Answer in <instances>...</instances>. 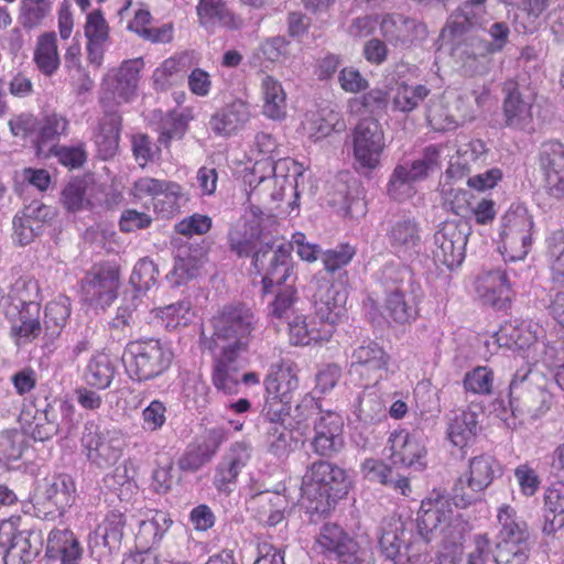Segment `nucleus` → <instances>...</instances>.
<instances>
[{"mask_svg":"<svg viewBox=\"0 0 564 564\" xmlns=\"http://www.w3.org/2000/svg\"><path fill=\"white\" fill-rule=\"evenodd\" d=\"M206 347L213 355V384L226 394L239 391L240 358L249 349L258 318L246 304H226L212 317Z\"/></svg>","mask_w":564,"mask_h":564,"instance_id":"f257e3e1","label":"nucleus"},{"mask_svg":"<svg viewBox=\"0 0 564 564\" xmlns=\"http://www.w3.org/2000/svg\"><path fill=\"white\" fill-rule=\"evenodd\" d=\"M416 522L417 532L425 542L436 541L447 549L440 554L437 564H458L465 523L451 499L444 496L424 499Z\"/></svg>","mask_w":564,"mask_h":564,"instance_id":"f03ea898","label":"nucleus"},{"mask_svg":"<svg viewBox=\"0 0 564 564\" xmlns=\"http://www.w3.org/2000/svg\"><path fill=\"white\" fill-rule=\"evenodd\" d=\"M229 242L234 251L238 256H249L253 252V267L259 273H262V291L264 294L273 293L275 288H280L292 279L293 260L291 256L292 246L265 243L259 249H256V236H242L238 228L230 230Z\"/></svg>","mask_w":564,"mask_h":564,"instance_id":"7ed1b4c3","label":"nucleus"},{"mask_svg":"<svg viewBox=\"0 0 564 564\" xmlns=\"http://www.w3.org/2000/svg\"><path fill=\"white\" fill-rule=\"evenodd\" d=\"M276 149L278 142L272 134L259 132L254 135L248 154L249 160L254 161V164L251 174L245 176V181L251 187L250 202L259 194L261 187H269L271 184L279 185L278 191L268 194L273 202L282 199L286 186L290 188L294 187L295 178L290 180L289 176L280 173L289 170L290 165L295 167V163L289 159L279 160L273 163L272 158Z\"/></svg>","mask_w":564,"mask_h":564,"instance_id":"20e7f679","label":"nucleus"},{"mask_svg":"<svg viewBox=\"0 0 564 564\" xmlns=\"http://www.w3.org/2000/svg\"><path fill=\"white\" fill-rule=\"evenodd\" d=\"M495 344L519 351L527 364H542L551 367L557 356V348L546 339L545 329L533 321L506 323L494 335Z\"/></svg>","mask_w":564,"mask_h":564,"instance_id":"39448f33","label":"nucleus"},{"mask_svg":"<svg viewBox=\"0 0 564 564\" xmlns=\"http://www.w3.org/2000/svg\"><path fill=\"white\" fill-rule=\"evenodd\" d=\"M535 232V223L529 209L512 204L501 216L498 231V250L505 263L523 261L530 253Z\"/></svg>","mask_w":564,"mask_h":564,"instance_id":"423d86ee","label":"nucleus"},{"mask_svg":"<svg viewBox=\"0 0 564 564\" xmlns=\"http://www.w3.org/2000/svg\"><path fill=\"white\" fill-rule=\"evenodd\" d=\"M173 358L170 345L155 338L130 341L122 354L128 376L139 382L162 376L171 367Z\"/></svg>","mask_w":564,"mask_h":564,"instance_id":"0eeeda50","label":"nucleus"},{"mask_svg":"<svg viewBox=\"0 0 564 564\" xmlns=\"http://www.w3.org/2000/svg\"><path fill=\"white\" fill-rule=\"evenodd\" d=\"M499 531L495 561L497 564H525L530 555L528 525L517 510L503 503L497 510Z\"/></svg>","mask_w":564,"mask_h":564,"instance_id":"6e6552de","label":"nucleus"},{"mask_svg":"<svg viewBox=\"0 0 564 564\" xmlns=\"http://www.w3.org/2000/svg\"><path fill=\"white\" fill-rule=\"evenodd\" d=\"M299 367L291 359H282L270 366L264 379L267 399L264 414L269 420H283L290 413L293 393L297 390Z\"/></svg>","mask_w":564,"mask_h":564,"instance_id":"1a4fd4ad","label":"nucleus"},{"mask_svg":"<svg viewBox=\"0 0 564 564\" xmlns=\"http://www.w3.org/2000/svg\"><path fill=\"white\" fill-rule=\"evenodd\" d=\"M386 148L384 132L380 123L371 118L361 120L352 131L355 170L369 173L378 169Z\"/></svg>","mask_w":564,"mask_h":564,"instance_id":"9d476101","label":"nucleus"},{"mask_svg":"<svg viewBox=\"0 0 564 564\" xmlns=\"http://www.w3.org/2000/svg\"><path fill=\"white\" fill-rule=\"evenodd\" d=\"M351 486L347 471L329 462L313 463L302 479V490L307 496L325 497L327 500L344 498Z\"/></svg>","mask_w":564,"mask_h":564,"instance_id":"9b49d317","label":"nucleus"},{"mask_svg":"<svg viewBox=\"0 0 564 564\" xmlns=\"http://www.w3.org/2000/svg\"><path fill=\"white\" fill-rule=\"evenodd\" d=\"M492 42H487L477 36L464 40L454 48V55L458 57L466 72L481 74L488 69V55L501 51L508 42L509 28L503 22H496L489 29Z\"/></svg>","mask_w":564,"mask_h":564,"instance_id":"f8f14e48","label":"nucleus"},{"mask_svg":"<svg viewBox=\"0 0 564 564\" xmlns=\"http://www.w3.org/2000/svg\"><path fill=\"white\" fill-rule=\"evenodd\" d=\"M26 290L28 295L21 296V307L11 321V336L18 346L34 340L41 333V305L39 302L40 288L33 279H20L15 290Z\"/></svg>","mask_w":564,"mask_h":564,"instance_id":"ddd939ff","label":"nucleus"},{"mask_svg":"<svg viewBox=\"0 0 564 564\" xmlns=\"http://www.w3.org/2000/svg\"><path fill=\"white\" fill-rule=\"evenodd\" d=\"M501 474L499 462L489 454H481L469 460L466 480L459 478L454 486L455 507L465 508L476 500L477 494L485 490Z\"/></svg>","mask_w":564,"mask_h":564,"instance_id":"4468645a","label":"nucleus"},{"mask_svg":"<svg viewBox=\"0 0 564 564\" xmlns=\"http://www.w3.org/2000/svg\"><path fill=\"white\" fill-rule=\"evenodd\" d=\"M118 288V269L110 263H99L83 278L82 296L91 307L105 310L117 299Z\"/></svg>","mask_w":564,"mask_h":564,"instance_id":"2eb2a0df","label":"nucleus"},{"mask_svg":"<svg viewBox=\"0 0 564 564\" xmlns=\"http://www.w3.org/2000/svg\"><path fill=\"white\" fill-rule=\"evenodd\" d=\"M75 494V482L69 475L46 478L43 489L36 494L37 518L54 520L61 517L74 503Z\"/></svg>","mask_w":564,"mask_h":564,"instance_id":"dca6fc26","label":"nucleus"},{"mask_svg":"<svg viewBox=\"0 0 564 564\" xmlns=\"http://www.w3.org/2000/svg\"><path fill=\"white\" fill-rule=\"evenodd\" d=\"M384 237L390 251L400 259L419 254L422 246V229L411 216H394L384 224Z\"/></svg>","mask_w":564,"mask_h":564,"instance_id":"f3484780","label":"nucleus"},{"mask_svg":"<svg viewBox=\"0 0 564 564\" xmlns=\"http://www.w3.org/2000/svg\"><path fill=\"white\" fill-rule=\"evenodd\" d=\"M390 459L394 466L423 471L427 466L425 440L420 433L393 431L388 440Z\"/></svg>","mask_w":564,"mask_h":564,"instance_id":"a211bd4d","label":"nucleus"},{"mask_svg":"<svg viewBox=\"0 0 564 564\" xmlns=\"http://www.w3.org/2000/svg\"><path fill=\"white\" fill-rule=\"evenodd\" d=\"M82 446L87 459L100 468L115 465L122 454V442L116 431L100 432L94 424L86 425Z\"/></svg>","mask_w":564,"mask_h":564,"instance_id":"6ab92c4d","label":"nucleus"},{"mask_svg":"<svg viewBox=\"0 0 564 564\" xmlns=\"http://www.w3.org/2000/svg\"><path fill=\"white\" fill-rule=\"evenodd\" d=\"M314 284L315 292L312 295L314 314L324 326L328 325L334 334L336 325L346 313L347 293L326 279H317Z\"/></svg>","mask_w":564,"mask_h":564,"instance_id":"aec40b11","label":"nucleus"},{"mask_svg":"<svg viewBox=\"0 0 564 564\" xmlns=\"http://www.w3.org/2000/svg\"><path fill=\"white\" fill-rule=\"evenodd\" d=\"M467 237L465 225L455 221L444 223L434 235V260L448 269L459 267L465 259Z\"/></svg>","mask_w":564,"mask_h":564,"instance_id":"412c9836","label":"nucleus"},{"mask_svg":"<svg viewBox=\"0 0 564 564\" xmlns=\"http://www.w3.org/2000/svg\"><path fill=\"white\" fill-rule=\"evenodd\" d=\"M126 517L113 510L107 513L101 523L88 535V550L91 557L100 562L118 552L123 538Z\"/></svg>","mask_w":564,"mask_h":564,"instance_id":"4be33fe9","label":"nucleus"},{"mask_svg":"<svg viewBox=\"0 0 564 564\" xmlns=\"http://www.w3.org/2000/svg\"><path fill=\"white\" fill-rule=\"evenodd\" d=\"M379 30L384 41L398 48H409L427 36L422 22L400 13L381 14Z\"/></svg>","mask_w":564,"mask_h":564,"instance_id":"5701e85b","label":"nucleus"},{"mask_svg":"<svg viewBox=\"0 0 564 564\" xmlns=\"http://www.w3.org/2000/svg\"><path fill=\"white\" fill-rule=\"evenodd\" d=\"M314 453L323 457H333L345 445L344 419L335 411H324L314 423V436L311 441Z\"/></svg>","mask_w":564,"mask_h":564,"instance_id":"b1692460","label":"nucleus"},{"mask_svg":"<svg viewBox=\"0 0 564 564\" xmlns=\"http://www.w3.org/2000/svg\"><path fill=\"white\" fill-rule=\"evenodd\" d=\"M511 274H516L513 270L498 267L478 276L476 292L485 304L497 310L507 308L512 293Z\"/></svg>","mask_w":564,"mask_h":564,"instance_id":"393cba45","label":"nucleus"},{"mask_svg":"<svg viewBox=\"0 0 564 564\" xmlns=\"http://www.w3.org/2000/svg\"><path fill=\"white\" fill-rule=\"evenodd\" d=\"M350 372L365 377L368 381L383 379L389 370L390 356L376 341H366L351 352Z\"/></svg>","mask_w":564,"mask_h":564,"instance_id":"a878e982","label":"nucleus"},{"mask_svg":"<svg viewBox=\"0 0 564 564\" xmlns=\"http://www.w3.org/2000/svg\"><path fill=\"white\" fill-rule=\"evenodd\" d=\"M540 170L546 193L561 199L564 197V144L550 141L542 144L539 155Z\"/></svg>","mask_w":564,"mask_h":564,"instance_id":"bb28decb","label":"nucleus"},{"mask_svg":"<svg viewBox=\"0 0 564 564\" xmlns=\"http://www.w3.org/2000/svg\"><path fill=\"white\" fill-rule=\"evenodd\" d=\"M132 195L139 199L152 197L156 200L155 208H159L161 203L160 212L164 216H169L178 209L183 193L181 185L177 183L153 177H141L134 182Z\"/></svg>","mask_w":564,"mask_h":564,"instance_id":"cd10ccee","label":"nucleus"},{"mask_svg":"<svg viewBox=\"0 0 564 564\" xmlns=\"http://www.w3.org/2000/svg\"><path fill=\"white\" fill-rule=\"evenodd\" d=\"M503 93L502 113L505 126L519 131H533L532 99L523 97L517 84L513 82L505 84Z\"/></svg>","mask_w":564,"mask_h":564,"instance_id":"c85d7f7f","label":"nucleus"},{"mask_svg":"<svg viewBox=\"0 0 564 564\" xmlns=\"http://www.w3.org/2000/svg\"><path fill=\"white\" fill-rule=\"evenodd\" d=\"M142 66V59L135 58L109 69L102 82L105 91L118 102H128L135 95Z\"/></svg>","mask_w":564,"mask_h":564,"instance_id":"c756f323","label":"nucleus"},{"mask_svg":"<svg viewBox=\"0 0 564 564\" xmlns=\"http://www.w3.org/2000/svg\"><path fill=\"white\" fill-rule=\"evenodd\" d=\"M84 34L87 40V62L93 67L100 68L110 45V28L101 11L95 10L87 15Z\"/></svg>","mask_w":564,"mask_h":564,"instance_id":"7c9ffc66","label":"nucleus"},{"mask_svg":"<svg viewBox=\"0 0 564 564\" xmlns=\"http://www.w3.org/2000/svg\"><path fill=\"white\" fill-rule=\"evenodd\" d=\"M46 555L61 564H78L83 547L72 530L56 528L47 536Z\"/></svg>","mask_w":564,"mask_h":564,"instance_id":"2f4dec72","label":"nucleus"},{"mask_svg":"<svg viewBox=\"0 0 564 564\" xmlns=\"http://www.w3.org/2000/svg\"><path fill=\"white\" fill-rule=\"evenodd\" d=\"M290 343L294 346H307L313 343L328 341L333 333L324 326L316 315H295L289 322Z\"/></svg>","mask_w":564,"mask_h":564,"instance_id":"473e14b6","label":"nucleus"},{"mask_svg":"<svg viewBox=\"0 0 564 564\" xmlns=\"http://www.w3.org/2000/svg\"><path fill=\"white\" fill-rule=\"evenodd\" d=\"M48 216L46 206L40 203L31 204L13 218V240L20 246H26L41 232L43 221Z\"/></svg>","mask_w":564,"mask_h":564,"instance_id":"72a5a7b5","label":"nucleus"},{"mask_svg":"<svg viewBox=\"0 0 564 564\" xmlns=\"http://www.w3.org/2000/svg\"><path fill=\"white\" fill-rule=\"evenodd\" d=\"M250 118V104L241 98H237L212 117L210 126L215 133L229 135L242 128Z\"/></svg>","mask_w":564,"mask_h":564,"instance_id":"f704fd0d","label":"nucleus"},{"mask_svg":"<svg viewBox=\"0 0 564 564\" xmlns=\"http://www.w3.org/2000/svg\"><path fill=\"white\" fill-rule=\"evenodd\" d=\"M410 531L400 518H387L381 524V534L379 538V547L382 555L394 564L403 550Z\"/></svg>","mask_w":564,"mask_h":564,"instance_id":"c9c22d12","label":"nucleus"},{"mask_svg":"<svg viewBox=\"0 0 564 564\" xmlns=\"http://www.w3.org/2000/svg\"><path fill=\"white\" fill-rule=\"evenodd\" d=\"M263 101L262 112L271 120H283L286 117V93L279 79L264 75L260 83Z\"/></svg>","mask_w":564,"mask_h":564,"instance_id":"e433bc0d","label":"nucleus"},{"mask_svg":"<svg viewBox=\"0 0 564 564\" xmlns=\"http://www.w3.org/2000/svg\"><path fill=\"white\" fill-rule=\"evenodd\" d=\"M20 422L34 441H47L58 432L56 415L50 405L35 410L33 415L29 409L22 411Z\"/></svg>","mask_w":564,"mask_h":564,"instance_id":"4c0bfd02","label":"nucleus"},{"mask_svg":"<svg viewBox=\"0 0 564 564\" xmlns=\"http://www.w3.org/2000/svg\"><path fill=\"white\" fill-rule=\"evenodd\" d=\"M69 316L70 300L65 295H58L46 305L43 336L45 347L50 348L58 338Z\"/></svg>","mask_w":564,"mask_h":564,"instance_id":"58836bf2","label":"nucleus"},{"mask_svg":"<svg viewBox=\"0 0 564 564\" xmlns=\"http://www.w3.org/2000/svg\"><path fill=\"white\" fill-rule=\"evenodd\" d=\"M478 414L469 410H460L451 417L447 429V437L451 443L459 448L468 446L479 431Z\"/></svg>","mask_w":564,"mask_h":564,"instance_id":"ea45409f","label":"nucleus"},{"mask_svg":"<svg viewBox=\"0 0 564 564\" xmlns=\"http://www.w3.org/2000/svg\"><path fill=\"white\" fill-rule=\"evenodd\" d=\"M68 121L61 115L52 113L36 122L33 142L39 155L55 149L58 138L67 130Z\"/></svg>","mask_w":564,"mask_h":564,"instance_id":"a19ab883","label":"nucleus"},{"mask_svg":"<svg viewBox=\"0 0 564 564\" xmlns=\"http://www.w3.org/2000/svg\"><path fill=\"white\" fill-rule=\"evenodd\" d=\"M356 417L365 423L372 424L386 416V405L376 386H367L351 403Z\"/></svg>","mask_w":564,"mask_h":564,"instance_id":"79ce46f5","label":"nucleus"},{"mask_svg":"<svg viewBox=\"0 0 564 564\" xmlns=\"http://www.w3.org/2000/svg\"><path fill=\"white\" fill-rule=\"evenodd\" d=\"M203 265V253L200 249L194 250L189 246H181L175 253V262L167 279L174 285H181L193 279Z\"/></svg>","mask_w":564,"mask_h":564,"instance_id":"37998d69","label":"nucleus"},{"mask_svg":"<svg viewBox=\"0 0 564 564\" xmlns=\"http://www.w3.org/2000/svg\"><path fill=\"white\" fill-rule=\"evenodd\" d=\"M33 61L43 75L52 76L56 73L61 65V59L55 32H45L37 37Z\"/></svg>","mask_w":564,"mask_h":564,"instance_id":"c03bdc74","label":"nucleus"},{"mask_svg":"<svg viewBox=\"0 0 564 564\" xmlns=\"http://www.w3.org/2000/svg\"><path fill=\"white\" fill-rule=\"evenodd\" d=\"M121 117L117 112H107L99 123L95 143L99 155L107 160L112 158L119 147Z\"/></svg>","mask_w":564,"mask_h":564,"instance_id":"a18cd8bd","label":"nucleus"},{"mask_svg":"<svg viewBox=\"0 0 564 564\" xmlns=\"http://www.w3.org/2000/svg\"><path fill=\"white\" fill-rule=\"evenodd\" d=\"M543 532L551 534L564 525V482L551 485L544 494Z\"/></svg>","mask_w":564,"mask_h":564,"instance_id":"49530a36","label":"nucleus"},{"mask_svg":"<svg viewBox=\"0 0 564 564\" xmlns=\"http://www.w3.org/2000/svg\"><path fill=\"white\" fill-rule=\"evenodd\" d=\"M354 539L338 524L325 523L316 536L315 549L336 560Z\"/></svg>","mask_w":564,"mask_h":564,"instance_id":"de8ad7c7","label":"nucleus"},{"mask_svg":"<svg viewBox=\"0 0 564 564\" xmlns=\"http://www.w3.org/2000/svg\"><path fill=\"white\" fill-rule=\"evenodd\" d=\"M97 187L86 180L70 181L62 192V202L67 210L78 212L95 206Z\"/></svg>","mask_w":564,"mask_h":564,"instance_id":"09e8293b","label":"nucleus"},{"mask_svg":"<svg viewBox=\"0 0 564 564\" xmlns=\"http://www.w3.org/2000/svg\"><path fill=\"white\" fill-rule=\"evenodd\" d=\"M172 524L163 511H150V517L140 521L137 540L147 549L159 544Z\"/></svg>","mask_w":564,"mask_h":564,"instance_id":"8fccbe9b","label":"nucleus"},{"mask_svg":"<svg viewBox=\"0 0 564 564\" xmlns=\"http://www.w3.org/2000/svg\"><path fill=\"white\" fill-rule=\"evenodd\" d=\"M269 421L265 438L267 449L275 457L284 458L297 447L300 440L293 435L292 431L280 423L282 420Z\"/></svg>","mask_w":564,"mask_h":564,"instance_id":"3c124183","label":"nucleus"},{"mask_svg":"<svg viewBox=\"0 0 564 564\" xmlns=\"http://www.w3.org/2000/svg\"><path fill=\"white\" fill-rule=\"evenodd\" d=\"M387 315L397 324H405L417 316V303L414 297H409L404 289L395 288L387 294Z\"/></svg>","mask_w":564,"mask_h":564,"instance_id":"603ef678","label":"nucleus"},{"mask_svg":"<svg viewBox=\"0 0 564 564\" xmlns=\"http://www.w3.org/2000/svg\"><path fill=\"white\" fill-rule=\"evenodd\" d=\"M545 254L553 282L564 286V229L558 228L547 232Z\"/></svg>","mask_w":564,"mask_h":564,"instance_id":"864d4df0","label":"nucleus"},{"mask_svg":"<svg viewBox=\"0 0 564 564\" xmlns=\"http://www.w3.org/2000/svg\"><path fill=\"white\" fill-rule=\"evenodd\" d=\"M197 15L200 25L206 29L221 23L229 28H238L235 15L226 8L224 0H199Z\"/></svg>","mask_w":564,"mask_h":564,"instance_id":"5fc2aeb1","label":"nucleus"},{"mask_svg":"<svg viewBox=\"0 0 564 564\" xmlns=\"http://www.w3.org/2000/svg\"><path fill=\"white\" fill-rule=\"evenodd\" d=\"M486 153V144L482 140L475 139L460 145L456 158H452L447 174L460 178L469 172V163L480 159Z\"/></svg>","mask_w":564,"mask_h":564,"instance_id":"6e6d98bb","label":"nucleus"},{"mask_svg":"<svg viewBox=\"0 0 564 564\" xmlns=\"http://www.w3.org/2000/svg\"><path fill=\"white\" fill-rule=\"evenodd\" d=\"M152 314L169 330L186 326L194 316L189 300H182L164 307L154 308Z\"/></svg>","mask_w":564,"mask_h":564,"instance_id":"4d7b16f0","label":"nucleus"},{"mask_svg":"<svg viewBox=\"0 0 564 564\" xmlns=\"http://www.w3.org/2000/svg\"><path fill=\"white\" fill-rule=\"evenodd\" d=\"M115 376V367L110 358L105 354L94 355L85 370V381L88 386L106 389L110 386Z\"/></svg>","mask_w":564,"mask_h":564,"instance_id":"13d9d810","label":"nucleus"},{"mask_svg":"<svg viewBox=\"0 0 564 564\" xmlns=\"http://www.w3.org/2000/svg\"><path fill=\"white\" fill-rule=\"evenodd\" d=\"M417 181L419 178L413 175L409 163L398 164L391 174L388 194L395 200L410 198L415 193L413 184Z\"/></svg>","mask_w":564,"mask_h":564,"instance_id":"bf43d9fd","label":"nucleus"},{"mask_svg":"<svg viewBox=\"0 0 564 564\" xmlns=\"http://www.w3.org/2000/svg\"><path fill=\"white\" fill-rule=\"evenodd\" d=\"M426 119L435 131H452L456 129L451 109V96L442 95L431 99L427 106Z\"/></svg>","mask_w":564,"mask_h":564,"instance_id":"052dcab7","label":"nucleus"},{"mask_svg":"<svg viewBox=\"0 0 564 564\" xmlns=\"http://www.w3.org/2000/svg\"><path fill=\"white\" fill-rule=\"evenodd\" d=\"M30 531H19L8 545L4 564H30L39 554V547L32 545Z\"/></svg>","mask_w":564,"mask_h":564,"instance_id":"680f3d73","label":"nucleus"},{"mask_svg":"<svg viewBox=\"0 0 564 564\" xmlns=\"http://www.w3.org/2000/svg\"><path fill=\"white\" fill-rule=\"evenodd\" d=\"M188 118L183 112L170 111L162 119L159 124L160 144L169 148L172 140H181L187 131Z\"/></svg>","mask_w":564,"mask_h":564,"instance_id":"e2e57ef3","label":"nucleus"},{"mask_svg":"<svg viewBox=\"0 0 564 564\" xmlns=\"http://www.w3.org/2000/svg\"><path fill=\"white\" fill-rule=\"evenodd\" d=\"M430 94V89L424 85L411 86L409 84H399L392 99L394 110L410 112Z\"/></svg>","mask_w":564,"mask_h":564,"instance_id":"0e129e2a","label":"nucleus"},{"mask_svg":"<svg viewBox=\"0 0 564 564\" xmlns=\"http://www.w3.org/2000/svg\"><path fill=\"white\" fill-rule=\"evenodd\" d=\"M495 373L487 366H478L468 371L464 378V388L467 392L479 395H490L494 391Z\"/></svg>","mask_w":564,"mask_h":564,"instance_id":"69168bd1","label":"nucleus"},{"mask_svg":"<svg viewBox=\"0 0 564 564\" xmlns=\"http://www.w3.org/2000/svg\"><path fill=\"white\" fill-rule=\"evenodd\" d=\"M140 417L141 426L144 432L156 433L161 431L167 422L166 404L159 399H153L141 411Z\"/></svg>","mask_w":564,"mask_h":564,"instance_id":"338daca9","label":"nucleus"},{"mask_svg":"<svg viewBox=\"0 0 564 564\" xmlns=\"http://www.w3.org/2000/svg\"><path fill=\"white\" fill-rule=\"evenodd\" d=\"M337 123V115L329 113L325 117L322 112H314L306 115L305 120L302 122L305 133L314 140L327 137Z\"/></svg>","mask_w":564,"mask_h":564,"instance_id":"774afa93","label":"nucleus"}]
</instances>
